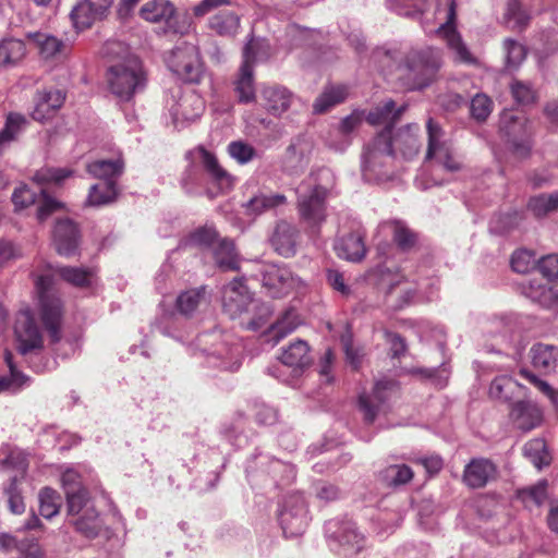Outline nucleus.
I'll list each match as a JSON object with an SVG mask.
<instances>
[{"mask_svg": "<svg viewBox=\"0 0 558 558\" xmlns=\"http://www.w3.org/2000/svg\"><path fill=\"white\" fill-rule=\"evenodd\" d=\"M335 250L340 258L360 262L366 254L364 236L360 232H352L340 238L335 244Z\"/></svg>", "mask_w": 558, "mask_h": 558, "instance_id": "nucleus-32", "label": "nucleus"}, {"mask_svg": "<svg viewBox=\"0 0 558 558\" xmlns=\"http://www.w3.org/2000/svg\"><path fill=\"white\" fill-rule=\"evenodd\" d=\"M286 203L287 197L283 194L259 192L244 204V208L247 215L258 216L276 209Z\"/></svg>", "mask_w": 558, "mask_h": 558, "instance_id": "nucleus-34", "label": "nucleus"}, {"mask_svg": "<svg viewBox=\"0 0 558 558\" xmlns=\"http://www.w3.org/2000/svg\"><path fill=\"white\" fill-rule=\"evenodd\" d=\"M205 110V101L195 90L189 89L172 96L169 113L177 129L185 128L189 123L201 118Z\"/></svg>", "mask_w": 558, "mask_h": 558, "instance_id": "nucleus-16", "label": "nucleus"}, {"mask_svg": "<svg viewBox=\"0 0 558 558\" xmlns=\"http://www.w3.org/2000/svg\"><path fill=\"white\" fill-rule=\"evenodd\" d=\"M17 351L26 355L44 345L43 335L29 311L20 312L15 322Z\"/></svg>", "mask_w": 558, "mask_h": 558, "instance_id": "nucleus-19", "label": "nucleus"}, {"mask_svg": "<svg viewBox=\"0 0 558 558\" xmlns=\"http://www.w3.org/2000/svg\"><path fill=\"white\" fill-rule=\"evenodd\" d=\"M313 142L305 135L294 137L286 149L282 168L290 174H298L308 166L313 151Z\"/></svg>", "mask_w": 558, "mask_h": 558, "instance_id": "nucleus-22", "label": "nucleus"}, {"mask_svg": "<svg viewBox=\"0 0 558 558\" xmlns=\"http://www.w3.org/2000/svg\"><path fill=\"white\" fill-rule=\"evenodd\" d=\"M300 325L301 319L296 311L288 308L267 327L262 336L265 342L270 343L274 347L284 337L292 333Z\"/></svg>", "mask_w": 558, "mask_h": 558, "instance_id": "nucleus-27", "label": "nucleus"}, {"mask_svg": "<svg viewBox=\"0 0 558 558\" xmlns=\"http://www.w3.org/2000/svg\"><path fill=\"white\" fill-rule=\"evenodd\" d=\"M441 65L440 49L429 46L411 48L399 59L396 80L405 90H422L435 81Z\"/></svg>", "mask_w": 558, "mask_h": 558, "instance_id": "nucleus-1", "label": "nucleus"}, {"mask_svg": "<svg viewBox=\"0 0 558 558\" xmlns=\"http://www.w3.org/2000/svg\"><path fill=\"white\" fill-rule=\"evenodd\" d=\"M268 57L267 45L262 39L251 38L243 48V61L234 81V89L240 102L255 100L254 65Z\"/></svg>", "mask_w": 558, "mask_h": 558, "instance_id": "nucleus-9", "label": "nucleus"}, {"mask_svg": "<svg viewBox=\"0 0 558 558\" xmlns=\"http://www.w3.org/2000/svg\"><path fill=\"white\" fill-rule=\"evenodd\" d=\"M4 362L9 367V374L0 376V393H15L28 385L29 377L17 369L10 351L4 353Z\"/></svg>", "mask_w": 558, "mask_h": 558, "instance_id": "nucleus-38", "label": "nucleus"}, {"mask_svg": "<svg viewBox=\"0 0 558 558\" xmlns=\"http://www.w3.org/2000/svg\"><path fill=\"white\" fill-rule=\"evenodd\" d=\"M203 183V172L197 165H190L183 172L181 185L187 194L195 195L199 193V186Z\"/></svg>", "mask_w": 558, "mask_h": 558, "instance_id": "nucleus-64", "label": "nucleus"}, {"mask_svg": "<svg viewBox=\"0 0 558 558\" xmlns=\"http://www.w3.org/2000/svg\"><path fill=\"white\" fill-rule=\"evenodd\" d=\"M280 361L283 365L289 366L294 371H303L312 363L308 344L303 340L291 342L282 351Z\"/></svg>", "mask_w": 558, "mask_h": 558, "instance_id": "nucleus-33", "label": "nucleus"}, {"mask_svg": "<svg viewBox=\"0 0 558 558\" xmlns=\"http://www.w3.org/2000/svg\"><path fill=\"white\" fill-rule=\"evenodd\" d=\"M113 0H82L75 4L70 17L77 31L89 28L93 23L106 15Z\"/></svg>", "mask_w": 558, "mask_h": 558, "instance_id": "nucleus-23", "label": "nucleus"}, {"mask_svg": "<svg viewBox=\"0 0 558 558\" xmlns=\"http://www.w3.org/2000/svg\"><path fill=\"white\" fill-rule=\"evenodd\" d=\"M60 496L49 487H45L39 493V512L46 519H51L59 513Z\"/></svg>", "mask_w": 558, "mask_h": 558, "instance_id": "nucleus-56", "label": "nucleus"}, {"mask_svg": "<svg viewBox=\"0 0 558 558\" xmlns=\"http://www.w3.org/2000/svg\"><path fill=\"white\" fill-rule=\"evenodd\" d=\"M390 226L392 229L393 241L402 251L410 250L415 245L416 234L402 221H392Z\"/></svg>", "mask_w": 558, "mask_h": 558, "instance_id": "nucleus-59", "label": "nucleus"}, {"mask_svg": "<svg viewBox=\"0 0 558 558\" xmlns=\"http://www.w3.org/2000/svg\"><path fill=\"white\" fill-rule=\"evenodd\" d=\"M383 481L391 487L409 483L413 478V471L405 464H392L381 471Z\"/></svg>", "mask_w": 558, "mask_h": 558, "instance_id": "nucleus-52", "label": "nucleus"}, {"mask_svg": "<svg viewBox=\"0 0 558 558\" xmlns=\"http://www.w3.org/2000/svg\"><path fill=\"white\" fill-rule=\"evenodd\" d=\"M325 532L344 557L359 554L365 545L364 535L351 520H330L325 525Z\"/></svg>", "mask_w": 558, "mask_h": 558, "instance_id": "nucleus-14", "label": "nucleus"}, {"mask_svg": "<svg viewBox=\"0 0 558 558\" xmlns=\"http://www.w3.org/2000/svg\"><path fill=\"white\" fill-rule=\"evenodd\" d=\"M500 131L507 137L510 151L519 159L530 156L533 142L532 129L524 117H517L511 111H506L500 118Z\"/></svg>", "mask_w": 558, "mask_h": 558, "instance_id": "nucleus-12", "label": "nucleus"}, {"mask_svg": "<svg viewBox=\"0 0 558 558\" xmlns=\"http://www.w3.org/2000/svg\"><path fill=\"white\" fill-rule=\"evenodd\" d=\"M198 156L207 173L208 182L213 185L207 187L206 194L214 198L219 194L230 191L233 186V178L219 165L216 156L204 148L198 150Z\"/></svg>", "mask_w": 558, "mask_h": 558, "instance_id": "nucleus-20", "label": "nucleus"}, {"mask_svg": "<svg viewBox=\"0 0 558 558\" xmlns=\"http://www.w3.org/2000/svg\"><path fill=\"white\" fill-rule=\"evenodd\" d=\"M260 100L268 113L280 117L291 107L294 95L284 86L264 85L260 89Z\"/></svg>", "mask_w": 558, "mask_h": 558, "instance_id": "nucleus-25", "label": "nucleus"}, {"mask_svg": "<svg viewBox=\"0 0 558 558\" xmlns=\"http://www.w3.org/2000/svg\"><path fill=\"white\" fill-rule=\"evenodd\" d=\"M72 175V171L66 168H41L36 171L33 180L43 185L47 183L60 184L66 178Z\"/></svg>", "mask_w": 558, "mask_h": 558, "instance_id": "nucleus-62", "label": "nucleus"}, {"mask_svg": "<svg viewBox=\"0 0 558 558\" xmlns=\"http://www.w3.org/2000/svg\"><path fill=\"white\" fill-rule=\"evenodd\" d=\"M27 37L35 44L44 59H53L65 52L66 45L62 39L47 33H29Z\"/></svg>", "mask_w": 558, "mask_h": 558, "instance_id": "nucleus-36", "label": "nucleus"}, {"mask_svg": "<svg viewBox=\"0 0 558 558\" xmlns=\"http://www.w3.org/2000/svg\"><path fill=\"white\" fill-rule=\"evenodd\" d=\"M405 106L396 108L393 100L388 99L383 104L371 110L366 117V120L372 125L387 124L385 129H390L399 120L401 114L404 112Z\"/></svg>", "mask_w": 558, "mask_h": 558, "instance_id": "nucleus-37", "label": "nucleus"}, {"mask_svg": "<svg viewBox=\"0 0 558 558\" xmlns=\"http://www.w3.org/2000/svg\"><path fill=\"white\" fill-rule=\"evenodd\" d=\"M523 451L537 469H542V466L550 463L551 458L544 439L536 438L527 441L524 445Z\"/></svg>", "mask_w": 558, "mask_h": 558, "instance_id": "nucleus-53", "label": "nucleus"}, {"mask_svg": "<svg viewBox=\"0 0 558 558\" xmlns=\"http://www.w3.org/2000/svg\"><path fill=\"white\" fill-rule=\"evenodd\" d=\"M123 171L124 161L121 157L89 162L87 172L100 181L90 187L87 203L92 206H101L113 202L118 195L117 180Z\"/></svg>", "mask_w": 558, "mask_h": 558, "instance_id": "nucleus-3", "label": "nucleus"}, {"mask_svg": "<svg viewBox=\"0 0 558 558\" xmlns=\"http://www.w3.org/2000/svg\"><path fill=\"white\" fill-rule=\"evenodd\" d=\"M527 206L536 217L558 210V192L534 196L529 201Z\"/></svg>", "mask_w": 558, "mask_h": 558, "instance_id": "nucleus-54", "label": "nucleus"}, {"mask_svg": "<svg viewBox=\"0 0 558 558\" xmlns=\"http://www.w3.org/2000/svg\"><path fill=\"white\" fill-rule=\"evenodd\" d=\"M175 9L168 0H153L145 3L140 13L141 16L153 23L166 22L169 24L174 15Z\"/></svg>", "mask_w": 558, "mask_h": 558, "instance_id": "nucleus-40", "label": "nucleus"}, {"mask_svg": "<svg viewBox=\"0 0 558 558\" xmlns=\"http://www.w3.org/2000/svg\"><path fill=\"white\" fill-rule=\"evenodd\" d=\"M57 274L62 280L76 288H86L92 283L94 272L90 268L64 266L59 267Z\"/></svg>", "mask_w": 558, "mask_h": 558, "instance_id": "nucleus-48", "label": "nucleus"}, {"mask_svg": "<svg viewBox=\"0 0 558 558\" xmlns=\"http://www.w3.org/2000/svg\"><path fill=\"white\" fill-rule=\"evenodd\" d=\"M228 338L217 330L197 336L195 345L205 355L209 367L230 372L240 368L242 349Z\"/></svg>", "mask_w": 558, "mask_h": 558, "instance_id": "nucleus-4", "label": "nucleus"}, {"mask_svg": "<svg viewBox=\"0 0 558 558\" xmlns=\"http://www.w3.org/2000/svg\"><path fill=\"white\" fill-rule=\"evenodd\" d=\"M496 476L495 464L487 459H473L465 465L463 472L464 483L472 488L484 487L490 480Z\"/></svg>", "mask_w": 558, "mask_h": 558, "instance_id": "nucleus-28", "label": "nucleus"}, {"mask_svg": "<svg viewBox=\"0 0 558 558\" xmlns=\"http://www.w3.org/2000/svg\"><path fill=\"white\" fill-rule=\"evenodd\" d=\"M396 389V381L385 379L378 380L371 393L360 395L359 409L366 424H372L379 414L386 412V402Z\"/></svg>", "mask_w": 558, "mask_h": 558, "instance_id": "nucleus-17", "label": "nucleus"}, {"mask_svg": "<svg viewBox=\"0 0 558 558\" xmlns=\"http://www.w3.org/2000/svg\"><path fill=\"white\" fill-rule=\"evenodd\" d=\"M71 523L75 526L76 531L87 537L96 536L100 529L98 513L94 508H86L85 512L73 517Z\"/></svg>", "mask_w": 558, "mask_h": 558, "instance_id": "nucleus-51", "label": "nucleus"}, {"mask_svg": "<svg viewBox=\"0 0 558 558\" xmlns=\"http://www.w3.org/2000/svg\"><path fill=\"white\" fill-rule=\"evenodd\" d=\"M530 20V14L522 8L519 0H508L505 12L507 27L512 31L522 32L527 27Z\"/></svg>", "mask_w": 558, "mask_h": 558, "instance_id": "nucleus-47", "label": "nucleus"}, {"mask_svg": "<svg viewBox=\"0 0 558 558\" xmlns=\"http://www.w3.org/2000/svg\"><path fill=\"white\" fill-rule=\"evenodd\" d=\"M246 477L252 487H278L295 477L293 465L266 453L254 454L246 464Z\"/></svg>", "mask_w": 558, "mask_h": 558, "instance_id": "nucleus-2", "label": "nucleus"}, {"mask_svg": "<svg viewBox=\"0 0 558 558\" xmlns=\"http://www.w3.org/2000/svg\"><path fill=\"white\" fill-rule=\"evenodd\" d=\"M65 496L68 501V513L71 517L85 512L86 508H94L90 506L88 492L85 488L75 490L74 493L70 490Z\"/></svg>", "mask_w": 558, "mask_h": 558, "instance_id": "nucleus-63", "label": "nucleus"}, {"mask_svg": "<svg viewBox=\"0 0 558 558\" xmlns=\"http://www.w3.org/2000/svg\"><path fill=\"white\" fill-rule=\"evenodd\" d=\"M167 64L170 71L185 83H198L203 75L198 49L191 44L175 47Z\"/></svg>", "mask_w": 558, "mask_h": 558, "instance_id": "nucleus-13", "label": "nucleus"}, {"mask_svg": "<svg viewBox=\"0 0 558 558\" xmlns=\"http://www.w3.org/2000/svg\"><path fill=\"white\" fill-rule=\"evenodd\" d=\"M428 144L426 159L433 160L437 166L448 172H457L462 169V161L453 150L451 144L445 140V133L434 119L426 123Z\"/></svg>", "mask_w": 558, "mask_h": 558, "instance_id": "nucleus-11", "label": "nucleus"}, {"mask_svg": "<svg viewBox=\"0 0 558 558\" xmlns=\"http://www.w3.org/2000/svg\"><path fill=\"white\" fill-rule=\"evenodd\" d=\"M244 314L248 315L247 319L242 322L245 328L252 331H258L269 322L272 315V307L266 302L254 299L250 305L248 312Z\"/></svg>", "mask_w": 558, "mask_h": 558, "instance_id": "nucleus-43", "label": "nucleus"}, {"mask_svg": "<svg viewBox=\"0 0 558 558\" xmlns=\"http://www.w3.org/2000/svg\"><path fill=\"white\" fill-rule=\"evenodd\" d=\"M504 50L506 53V65L509 69L518 68L526 56L525 47L511 38H507L504 41Z\"/></svg>", "mask_w": 558, "mask_h": 558, "instance_id": "nucleus-60", "label": "nucleus"}, {"mask_svg": "<svg viewBox=\"0 0 558 558\" xmlns=\"http://www.w3.org/2000/svg\"><path fill=\"white\" fill-rule=\"evenodd\" d=\"M214 258L219 268L223 270H238L239 257L233 241L221 239L214 247Z\"/></svg>", "mask_w": 558, "mask_h": 558, "instance_id": "nucleus-44", "label": "nucleus"}, {"mask_svg": "<svg viewBox=\"0 0 558 558\" xmlns=\"http://www.w3.org/2000/svg\"><path fill=\"white\" fill-rule=\"evenodd\" d=\"M53 284V278L50 274L37 276L35 279V288L39 298L40 319L48 332L51 343L61 340L62 324V302L59 298L49 293Z\"/></svg>", "mask_w": 558, "mask_h": 558, "instance_id": "nucleus-8", "label": "nucleus"}, {"mask_svg": "<svg viewBox=\"0 0 558 558\" xmlns=\"http://www.w3.org/2000/svg\"><path fill=\"white\" fill-rule=\"evenodd\" d=\"M434 16L438 24L436 34L446 43L454 60L465 64L475 63V57L456 28V0H436Z\"/></svg>", "mask_w": 558, "mask_h": 558, "instance_id": "nucleus-5", "label": "nucleus"}, {"mask_svg": "<svg viewBox=\"0 0 558 558\" xmlns=\"http://www.w3.org/2000/svg\"><path fill=\"white\" fill-rule=\"evenodd\" d=\"M205 301V288L191 289L177 298V310L183 316L192 315Z\"/></svg>", "mask_w": 558, "mask_h": 558, "instance_id": "nucleus-50", "label": "nucleus"}, {"mask_svg": "<svg viewBox=\"0 0 558 558\" xmlns=\"http://www.w3.org/2000/svg\"><path fill=\"white\" fill-rule=\"evenodd\" d=\"M27 120L20 113H9L0 131V155L24 132Z\"/></svg>", "mask_w": 558, "mask_h": 558, "instance_id": "nucleus-42", "label": "nucleus"}, {"mask_svg": "<svg viewBox=\"0 0 558 558\" xmlns=\"http://www.w3.org/2000/svg\"><path fill=\"white\" fill-rule=\"evenodd\" d=\"M252 298L243 278H235L223 289L222 306L223 311L231 317L236 318L248 312Z\"/></svg>", "mask_w": 558, "mask_h": 558, "instance_id": "nucleus-21", "label": "nucleus"}, {"mask_svg": "<svg viewBox=\"0 0 558 558\" xmlns=\"http://www.w3.org/2000/svg\"><path fill=\"white\" fill-rule=\"evenodd\" d=\"M107 82L117 98L130 101L146 85L142 62L136 57H129L123 62L111 65L107 71Z\"/></svg>", "mask_w": 558, "mask_h": 558, "instance_id": "nucleus-6", "label": "nucleus"}, {"mask_svg": "<svg viewBox=\"0 0 558 558\" xmlns=\"http://www.w3.org/2000/svg\"><path fill=\"white\" fill-rule=\"evenodd\" d=\"M511 415L517 421L518 426L524 430L533 429L542 420L541 410L529 401L515 402L511 408Z\"/></svg>", "mask_w": 558, "mask_h": 558, "instance_id": "nucleus-39", "label": "nucleus"}, {"mask_svg": "<svg viewBox=\"0 0 558 558\" xmlns=\"http://www.w3.org/2000/svg\"><path fill=\"white\" fill-rule=\"evenodd\" d=\"M426 0H388L387 8L402 16H413L425 10Z\"/></svg>", "mask_w": 558, "mask_h": 558, "instance_id": "nucleus-57", "label": "nucleus"}, {"mask_svg": "<svg viewBox=\"0 0 558 558\" xmlns=\"http://www.w3.org/2000/svg\"><path fill=\"white\" fill-rule=\"evenodd\" d=\"M511 95L519 105H531L536 101L537 94L535 88L527 82L513 81L510 85Z\"/></svg>", "mask_w": 558, "mask_h": 558, "instance_id": "nucleus-61", "label": "nucleus"}, {"mask_svg": "<svg viewBox=\"0 0 558 558\" xmlns=\"http://www.w3.org/2000/svg\"><path fill=\"white\" fill-rule=\"evenodd\" d=\"M548 482L541 480L536 484L517 490V498L530 510L544 505L548 498Z\"/></svg>", "mask_w": 558, "mask_h": 558, "instance_id": "nucleus-41", "label": "nucleus"}, {"mask_svg": "<svg viewBox=\"0 0 558 558\" xmlns=\"http://www.w3.org/2000/svg\"><path fill=\"white\" fill-rule=\"evenodd\" d=\"M36 218L39 222L47 220L53 213L61 210L64 204L47 194L44 189L38 192Z\"/></svg>", "mask_w": 558, "mask_h": 558, "instance_id": "nucleus-55", "label": "nucleus"}, {"mask_svg": "<svg viewBox=\"0 0 558 558\" xmlns=\"http://www.w3.org/2000/svg\"><path fill=\"white\" fill-rule=\"evenodd\" d=\"M299 210L303 220L313 227L319 226L326 217V197L328 190L316 184L310 194H305V185L298 187Z\"/></svg>", "mask_w": 558, "mask_h": 558, "instance_id": "nucleus-18", "label": "nucleus"}, {"mask_svg": "<svg viewBox=\"0 0 558 558\" xmlns=\"http://www.w3.org/2000/svg\"><path fill=\"white\" fill-rule=\"evenodd\" d=\"M21 478L13 476L10 478V483L4 487V494L8 497V506L12 513L21 514L25 510V504L19 487Z\"/></svg>", "mask_w": 558, "mask_h": 558, "instance_id": "nucleus-58", "label": "nucleus"}, {"mask_svg": "<svg viewBox=\"0 0 558 558\" xmlns=\"http://www.w3.org/2000/svg\"><path fill=\"white\" fill-rule=\"evenodd\" d=\"M395 155L389 145V132H380L368 143L362 155V175L367 182H383L392 178Z\"/></svg>", "mask_w": 558, "mask_h": 558, "instance_id": "nucleus-7", "label": "nucleus"}, {"mask_svg": "<svg viewBox=\"0 0 558 558\" xmlns=\"http://www.w3.org/2000/svg\"><path fill=\"white\" fill-rule=\"evenodd\" d=\"M65 96L59 89H50L38 94L32 117L36 121L50 119L64 102Z\"/></svg>", "mask_w": 558, "mask_h": 558, "instance_id": "nucleus-31", "label": "nucleus"}, {"mask_svg": "<svg viewBox=\"0 0 558 558\" xmlns=\"http://www.w3.org/2000/svg\"><path fill=\"white\" fill-rule=\"evenodd\" d=\"M529 355L536 371L543 374H550L558 371L557 347L538 342L532 345Z\"/></svg>", "mask_w": 558, "mask_h": 558, "instance_id": "nucleus-30", "label": "nucleus"}, {"mask_svg": "<svg viewBox=\"0 0 558 558\" xmlns=\"http://www.w3.org/2000/svg\"><path fill=\"white\" fill-rule=\"evenodd\" d=\"M256 278L271 298H282L302 283L289 268L276 264H260Z\"/></svg>", "mask_w": 558, "mask_h": 558, "instance_id": "nucleus-15", "label": "nucleus"}, {"mask_svg": "<svg viewBox=\"0 0 558 558\" xmlns=\"http://www.w3.org/2000/svg\"><path fill=\"white\" fill-rule=\"evenodd\" d=\"M240 16L234 11L225 9L215 13L208 21V27L219 36L233 37L240 29Z\"/></svg>", "mask_w": 558, "mask_h": 558, "instance_id": "nucleus-35", "label": "nucleus"}, {"mask_svg": "<svg viewBox=\"0 0 558 558\" xmlns=\"http://www.w3.org/2000/svg\"><path fill=\"white\" fill-rule=\"evenodd\" d=\"M278 521L286 537L302 535L310 522L307 502L301 493L287 495L278 506Z\"/></svg>", "mask_w": 558, "mask_h": 558, "instance_id": "nucleus-10", "label": "nucleus"}, {"mask_svg": "<svg viewBox=\"0 0 558 558\" xmlns=\"http://www.w3.org/2000/svg\"><path fill=\"white\" fill-rule=\"evenodd\" d=\"M53 243L60 255L65 257L75 255L80 244L77 226L70 219L58 220L53 230Z\"/></svg>", "mask_w": 558, "mask_h": 558, "instance_id": "nucleus-26", "label": "nucleus"}, {"mask_svg": "<svg viewBox=\"0 0 558 558\" xmlns=\"http://www.w3.org/2000/svg\"><path fill=\"white\" fill-rule=\"evenodd\" d=\"M298 230L287 221H279L270 238V243L281 256L291 257L296 252Z\"/></svg>", "mask_w": 558, "mask_h": 558, "instance_id": "nucleus-29", "label": "nucleus"}, {"mask_svg": "<svg viewBox=\"0 0 558 558\" xmlns=\"http://www.w3.org/2000/svg\"><path fill=\"white\" fill-rule=\"evenodd\" d=\"M26 53L25 45L19 39L0 43V68L15 65Z\"/></svg>", "mask_w": 558, "mask_h": 558, "instance_id": "nucleus-49", "label": "nucleus"}, {"mask_svg": "<svg viewBox=\"0 0 558 558\" xmlns=\"http://www.w3.org/2000/svg\"><path fill=\"white\" fill-rule=\"evenodd\" d=\"M524 294L542 307L549 308L558 303V293L549 286L531 280L524 288Z\"/></svg>", "mask_w": 558, "mask_h": 558, "instance_id": "nucleus-45", "label": "nucleus"}, {"mask_svg": "<svg viewBox=\"0 0 558 558\" xmlns=\"http://www.w3.org/2000/svg\"><path fill=\"white\" fill-rule=\"evenodd\" d=\"M420 128L417 124H408L400 129L393 136L390 129H384L381 132H389V145H391V153L400 155L405 160L414 158L421 148L418 141Z\"/></svg>", "mask_w": 558, "mask_h": 558, "instance_id": "nucleus-24", "label": "nucleus"}, {"mask_svg": "<svg viewBox=\"0 0 558 558\" xmlns=\"http://www.w3.org/2000/svg\"><path fill=\"white\" fill-rule=\"evenodd\" d=\"M348 96V88L343 85L330 86L316 98L313 108L315 113H323L331 107L342 102Z\"/></svg>", "mask_w": 558, "mask_h": 558, "instance_id": "nucleus-46", "label": "nucleus"}]
</instances>
